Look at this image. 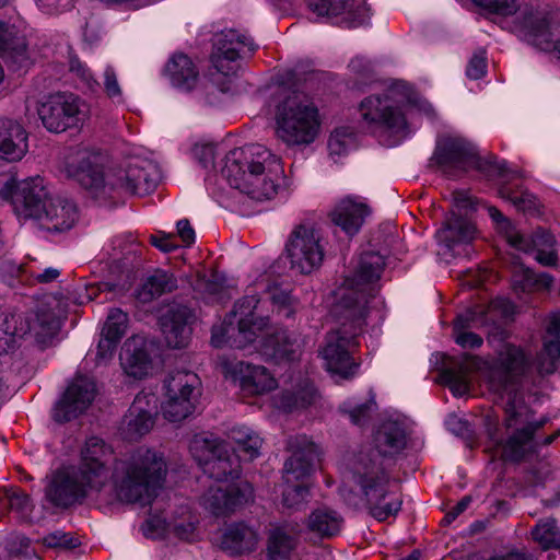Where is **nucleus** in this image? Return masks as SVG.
Returning <instances> with one entry per match:
<instances>
[{
    "label": "nucleus",
    "mask_w": 560,
    "mask_h": 560,
    "mask_svg": "<svg viewBox=\"0 0 560 560\" xmlns=\"http://www.w3.org/2000/svg\"><path fill=\"white\" fill-rule=\"evenodd\" d=\"M385 267L384 257L375 252L363 253L351 277H347L340 291L334 314L339 327L327 332L320 355L326 369L342 378L352 377L359 364L352 350L363 332L368 303L378 291L377 281Z\"/></svg>",
    "instance_id": "obj_1"
},
{
    "label": "nucleus",
    "mask_w": 560,
    "mask_h": 560,
    "mask_svg": "<svg viewBox=\"0 0 560 560\" xmlns=\"http://www.w3.org/2000/svg\"><path fill=\"white\" fill-rule=\"evenodd\" d=\"M112 459L110 446L102 439L92 436L81 451V463L77 469L91 490H101L112 478L122 501L150 504L166 477L164 457L155 451L140 447L128 458L117 460L110 474Z\"/></svg>",
    "instance_id": "obj_2"
},
{
    "label": "nucleus",
    "mask_w": 560,
    "mask_h": 560,
    "mask_svg": "<svg viewBox=\"0 0 560 560\" xmlns=\"http://www.w3.org/2000/svg\"><path fill=\"white\" fill-rule=\"evenodd\" d=\"M374 446L361 448L354 456L351 470L360 487L370 514L380 522L398 513L401 501L396 499L383 503L389 494V475L386 462L399 454L407 444L406 432L394 421L380 425L374 434Z\"/></svg>",
    "instance_id": "obj_3"
},
{
    "label": "nucleus",
    "mask_w": 560,
    "mask_h": 560,
    "mask_svg": "<svg viewBox=\"0 0 560 560\" xmlns=\"http://www.w3.org/2000/svg\"><path fill=\"white\" fill-rule=\"evenodd\" d=\"M101 160L97 154L84 155L72 171L80 185L97 198L145 196L156 187V170L149 162H129L105 173Z\"/></svg>",
    "instance_id": "obj_4"
},
{
    "label": "nucleus",
    "mask_w": 560,
    "mask_h": 560,
    "mask_svg": "<svg viewBox=\"0 0 560 560\" xmlns=\"http://www.w3.org/2000/svg\"><path fill=\"white\" fill-rule=\"evenodd\" d=\"M222 173L231 187L259 201L272 199L284 178L280 159L261 144L230 151Z\"/></svg>",
    "instance_id": "obj_5"
},
{
    "label": "nucleus",
    "mask_w": 560,
    "mask_h": 560,
    "mask_svg": "<svg viewBox=\"0 0 560 560\" xmlns=\"http://www.w3.org/2000/svg\"><path fill=\"white\" fill-rule=\"evenodd\" d=\"M504 410L506 439L493 438L494 443L502 447L504 460L518 463L537 452L539 446L550 445L560 435L557 431L541 441L536 439V432L544 427L545 420H536L533 410L523 401L509 400Z\"/></svg>",
    "instance_id": "obj_6"
},
{
    "label": "nucleus",
    "mask_w": 560,
    "mask_h": 560,
    "mask_svg": "<svg viewBox=\"0 0 560 560\" xmlns=\"http://www.w3.org/2000/svg\"><path fill=\"white\" fill-rule=\"evenodd\" d=\"M432 161L448 177H457L469 170H477L487 177L510 174L505 161L494 155L480 158L476 147L459 136L440 138Z\"/></svg>",
    "instance_id": "obj_7"
},
{
    "label": "nucleus",
    "mask_w": 560,
    "mask_h": 560,
    "mask_svg": "<svg viewBox=\"0 0 560 560\" xmlns=\"http://www.w3.org/2000/svg\"><path fill=\"white\" fill-rule=\"evenodd\" d=\"M277 135L290 145L310 144L319 129L318 109L304 93L293 92L277 107Z\"/></svg>",
    "instance_id": "obj_8"
},
{
    "label": "nucleus",
    "mask_w": 560,
    "mask_h": 560,
    "mask_svg": "<svg viewBox=\"0 0 560 560\" xmlns=\"http://www.w3.org/2000/svg\"><path fill=\"white\" fill-rule=\"evenodd\" d=\"M287 447L292 455L283 465L285 488L282 502L287 508H296L308 498L307 478L314 470V462L318 453L316 445L306 435L289 438Z\"/></svg>",
    "instance_id": "obj_9"
},
{
    "label": "nucleus",
    "mask_w": 560,
    "mask_h": 560,
    "mask_svg": "<svg viewBox=\"0 0 560 560\" xmlns=\"http://www.w3.org/2000/svg\"><path fill=\"white\" fill-rule=\"evenodd\" d=\"M258 304L259 299L255 294L245 295L236 301L222 324L221 335L212 334V345L221 347L228 343L242 349L253 342L269 324L268 317L257 314Z\"/></svg>",
    "instance_id": "obj_10"
},
{
    "label": "nucleus",
    "mask_w": 560,
    "mask_h": 560,
    "mask_svg": "<svg viewBox=\"0 0 560 560\" xmlns=\"http://www.w3.org/2000/svg\"><path fill=\"white\" fill-rule=\"evenodd\" d=\"M524 381L535 383L532 357L522 347L505 343L489 368L490 386L501 392Z\"/></svg>",
    "instance_id": "obj_11"
},
{
    "label": "nucleus",
    "mask_w": 560,
    "mask_h": 560,
    "mask_svg": "<svg viewBox=\"0 0 560 560\" xmlns=\"http://www.w3.org/2000/svg\"><path fill=\"white\" fill-rule=\"evenodd\" d=\"M200 380L190 371H175L164 381L162 411L168 421L179 422L190 416L200 396Z\"/></svg>",
    "instance_id": "obj_12"
},
{
    "label": "nucleus",
    "mask_w": 560,
    "mask_h": 560,
    "mask_svg": "<svg viewBox=\"0 0 560 560\" xmlns=\"http://www.w3.org/2000/svg\"><path fill=\"white\" fill-rule=\"evenodd\" d=\"M85 113V103L78 95L66 92L48 95L37 107L43 126L56 133L79 127Z\"/></svg>",
    "instance_id": "obj_13"
},
{
    "label": "nucleus",
    "mask_w": 560,
    "mask_h": 560,
    "mask_svg": "<svg viewBox=\"0 0 560 560\" xmlns=\"http://www.w3.org/2000/svg\"><path fill=\"white\" fill-rule=\"evenodd\" d=\"M257 48L246 33L237 30H224L213 39L210 61L218 74L230 78L240 69L238 60L253 54Z\"/></svg>",
    "instance_id": "obj_14"
},
{
    "label": "nucleus",
    "mask_w": 560,
    "mask_h": 560,
    "mask_svg": "<svg viewBox=\"0 0 560 560\" xmlns=\"http://www.w3.org/2000/svg\"><path fill=\"white\" fill-rule=\"evenodd\" d=\"M285 249L292 268L305 275L317 269L325 256L320 233L310 223H301L293 229Z\"/></svg>",
    "instance_id": "obj_15"
},
{
    "label": "nucleus",
    "mask_w": 560,
    "mask_h": 560,
    "mask_svg": "<svg viewBox=\"0 0 560 560\" xmlns=\"http://www.w3.org/2000/svg\"><path fill=\"white\" fill-rule=\"evenodd\" d=\"M4 191L11 197L15 214L23 219H33L50 199L40 176L27 177L21 180L12 179L7 183Z\"/></svg>",
    "instance_id": "obj_16"
},
{
    "label": "nucleus",
    "mask_w": 560,
    "mask_h": 560,
    "mask_svg": "<svg viewBox=\"0 0 560 560\" xmlns=\"http://www.w3.org/2000/svg\"><path fill=\"white\" fill-rule=\"evenodd\" d=\"M199 443L205 450L202 468L210 478L223 481L240 476V459L230 451L226 443L218 439H202L194 442L195 445Z\"/></svg>",
    "instance_id": "obj_17"
},
{
    "label": "nucleus",
    "mask_w": 560,
    "mask_h": 560,
    "mask_svg": "<svg viewBox=\"0 0 560 560\" xmlns=\"http://www.w3.org/2000/svg\"><path fill=\"white\" fill-rule=\"evenodd\" d=\"M359 110L362 119L373 128L400 132L407 126L404 113L386 94L365 97Z\"/></svg>",
    "instance_id": "obj_18"
},
{
    "label": "nucleus",
    "mask_w": 560,
    "mask_h": 560,
    "mask_svg": "<svg viewBox=\"0 0 560 560\" xmlns=\"http://www.w3.org/2000/svg\"><path fill=\"white\" fill-rule=\"evenodd\" d=\"M96 387L93 380L77 376L68 386L62 398L56 404L52 418L56 422L65 423L83 413L94 400Z\"/></svg>",
    "instance_id": "obj_19"
},
{
    "label": "nucleus",
    "mask_w": 560,
    "mask_h": 560,
    "mask_svg": "<svg viewBox=\"0 0 560 560\" xmlns=\"http://www.w3.org/2000/svg\"><path fill=\"white\" fill-rule=\"evenodd\" d=\"M91 486L85 478L80 477L79 470L58 469L46 488V499L58 508H68L86 497Z\"/></svg>",
    "instance_id": "obj_20"
},
{
    "label": "nucleus",
    "mask_w": 560,
    "mask_h": 560,
    "mask_svg": "<svg viewBox=\"0 0 560 560\" xmlns=\"http://www.w3.org/2000/svg\"><path fill=\"white\" fill-rule=\"evenodd\" d=\"M224 370L238 383L244 395H262L277 387V381L262 365H254L244 361H231L224 364Z\"/></svg>",
    "instance_id": "obj_21"
},
{
    "label": "nucleus",
    "mask_w": 560,
    "mask_h": 560,
    "mask_svg": "<svg viewBox=\"0 0 560 560\" xmlns=\"http://www.w3.org/2000/svg\"><path fill=\"white\" fill-rule=\"evenodd\" d=\"M253 495L248 483L232 485L225 488L211 486L201 497V505L214 516H228L244 505Z\"/></svg>",
    "instance_id": "obj_22"
},
{
    "label": "nucleus",
    "mask_w": 560,
    "mask_h": 560,
    "mask_svg": "<svg viewBox=\"0 0 560 560\" xmlns=\"http://www.w3.org/2000/svg\"><path fill=\"white\" fill-rule=\"evenodd\" d=\"M192 311L180 304L170 306L160 317V325L166 345L173 349L185 348L191 336Z\"/></svg>",
    "instance_id": "obj_23"
},
{
    "label": "nucleus",
    "mask_w": 560,
    "mask_h": 560,
    "mask_svg": "<svg viewBox=\"0 0 560 560\" xmlns=\"http://www.w3.org/2000/svg\"><path fill=\"white\" fill-rule=\"evenodd\" d=\"M150 399V395L143 393L135 397L120 425V434L125 440L137 441L152 429L154 406H151Z\"/></svg>",
    "instance_id": "obj_24"
},
{
    "label": "nucleus",
    "mask_w": 560,
    "mask_h": 560,
    "mask_svg": "<svg viewBox=\"0 0 560 560\" xmlns=\"http://www.w3.org/2000/svg\"><path fill=\"white\" fill-rule=\"evenodd\" d=\"M39 225L49 232H65L70 230L78 220L77 206L65 198H50L34 215Z\"/></svg>",
    "instance_id": "obj_25"
},
{
    "label": "nucleus",
    "mask_w": 560,
    "mask_h": 560,
    "mask_svg": "<svg viewBox=\"0 0 560 560\" xmlns=\"http://www.w3.org/2000/svg\"><path fill=\"white\" fill-rule=\"evenodd\" d=\"M152 348L153 345L143 337L128 338L119 354L120 365L125 373L135 378L147 376L152 368Z\"/></svg>",
    "instance_id": "obj_26"
},
{
    "label": "nucleus",
    "mask_w": 560,
    "mask_h": 560,
    "mask_svg": "<svg viewBox=\"0 0 560 560\" xmlns=\"http://www.w3.org/2000/svg\"><path fill=\"white\" fill-rule=\"evenodd\" d=\"M0 56L13 70L27 68L32 61L25 36L14 26L0 21Z\"/></svg>",
    "instance_id": "obj_27"
},
{
    "label": "nucleus",
    "mask_w": 560,
    "mask_h": 560,
    "mask_svg": "<svg viewBox=\"0 0 560 560\" xmlns=\"http://www.w3.org/2000/svg\"><path fill=\"white\" fill-rule=\"evenodd\" d=\"M312 12L318 16L343 15V22L349 27H357L369 19V9L364 3L354 0H307Z\"/></svg>",
    "instance_id": "obj_28"
},
{
    "label": "nucleus",
    "mask_w": 560,
    "mask_h": 560,
    "mask_svg": "<svg viewBox=\"0 0 560 560\" xmlns=\"http://www.w3.org/2000/svg\"><path fill=\"white\" fill-rule=\"evenodd\" d=\"M560 359V313H555L549 317L546 326V336L544 347L536 355L533 366L539 376L555 373Z\"/></svg>",
    "instance_id": "obj_29"
},
{
    "label": "nucleus",
    "mask_w": 560,
    "mask_h": 560,
    "mask_svg": "<svg viewBox=\"0 0 560 560\" xmlns=\"http://www.w3.org/2000/svg\"><path fill=\"white\" fill-rule=\"evenodd\" d=\"M27 132L16 120L0 117V158L20 161L27 152Z\"/></svg>",
    "instance_id": "obj_30"
},
{
    "label": "nucleus",
    "mask_w": 560,
    "mask_h": 560,
    "mask_svg": "<svg viewBox=\"0 0 560 560\" xmlns=\"http://www.w3.org/2000/svg\"><path fill=\"white\" fill-rule=\"evenodd\" d=\"M369 213L370 209L365 202L346 197L334 207L329 218L347 235L353 236L360 231Z\"/></svg>",
    "instance_id": "obj_31"
},
{
    "label": "nucleus",
    "mask_w": 560,
    "mask_h": 560,
    "mask_svg": "<svg viewBox=\"0 0 560 560\" xmlns=\"http://www.w3.org/2000/svg\"><path fill=\"white\" fill-rule=\"evenodd\" d=\"M265 353L277 361H295L303 350L301 335L287 329H279L266 337L264 341Z\"/></svg>",
    "instance_id": "obj_32"
},
{
    "label": "nucleus",
    "mask_w": 560,
    "mask_h": 560,
    "mask_svg": "<svg viewBox=\"0 0 560 560\" xmlns=\"http://www.w3.org/2000/svg\"><path fill=\"white\" fill-rule=\"evenodd\" d=\"M164 73L173 86L182 91H191L199 80V70L186 54L175 52L164 67Z\"/></svg>",
    "instance_id": "obj_33"
},
{
    "label": "nucleus",
    "mask_w": 560,
    "mask_h": 560,
    "mask_svg": "<svg viewBox=\"0 0 560 560\" xmlns=\"http://www.w3.org/2000/svg\"><path fill=\"white\" fill-rule=\"evenodd\" d=\"M508 172L510 174L505 176H495V178L502 180L499 187V196L509 200L518 211L528 213L537 211V198L522 185L512 184L513 179L521 178L523 176L522 172L510 170L509 167ZM491 178L494 179V177Z\"/></svg>",
    "instance_id": "obj_34"
},
{
    "label": "nucleus",
    "mask_w": 560,
    "mask_h": 560,
    "mask_svg": "<svg viewBox=\"0 0 560 560\" xmlns=\"http://www.w3.org/2000/svg\"><path fill=\"white\" fill-rule=\"evenodd\" d=\"M258 542L257 533L245 523H234L228 526L221 537V549L232 556L255 550Z\"/></svg>",
    "instance_id": "obj_35"
},
{
    "label": "nucleus",
    "mask_w": 560,
    "mask_h": 560,
    "mask_svg": "<svg viewBox=\"0 0 560 560\" xmlns=\"http://www.w3.org/2000/svg\"><path fill=\"white\" fill-rule=\"evenodd\" d=\"M476 229L467 219L458 215L450 217L443 226L436 232L438 242L448 250L462 244H469L475 237Z\"/></svg>",
    "instance_id": "obj_36"
},
{
    "label": "nucleus",
    "mask_w": 560,
    "mask_h": 560,
    "mask_svg": "<svg viewBox=\"0 0 560 560\" xmlns=\"http://www.w3.org/2000/svg\"><path fill=\"white\" fill-rule=\"evenodd\" d=\"M343 526V517L339 512L327 506L314 510L307 518V528L320 538L330 539L337 536Z\"/></svg>",
    "instance_id": "obj_37"
},
{
    "label": "nucleus",
    "mask_w": 560,
    "mask_h": 560,
    "mask_svg": "<svg viewBox=\"0 0 560 560\" xmlns=\"http://www.w3.org/2000/svg\"><path fill=\"white\" fill-rule=\"evenodd\" d=\"M30 331V323L14 311L0 310V354L14 349L15 338Z\"/></svg>",
    "instance_id": "obj_38"
},
{
    "label": "nucleus",
    "mask_w": 560,
    "mask_h": 560,
    "mask_svg": "<svg viewBox=\"0 0 560 560\" xmlns=\"http://www.w3.org/2000/svg\"><path fill=\"white\" fill-rule=\"evenodd\" d=\"M30 323V331L34 335L36 342L42 347H47L52 339L57 336L60 329V319L56 316V314L45 307H40L35 313L34 318L31 320L26 318Z\"/></svg>",
    "instance_id": "obj_39"
},
{
    "label": "nucleus",
    "mask_w": 560,
    "mask_h": 560,
    "mask_svg": "<svg viewBox=\"0 0 560 560\" xmlns=\"http://www.w3.org/2000/svg\"><path fill=\"white\" fill-rule=\"evenodd\" d=\"M522 26L532 37L534 45L544 50L552 47L553 38L549 31V23L542 14L533 11L524 12Z\"/></svg>",
    "instance_id": "obj_40"
},
{
    "label": "nucleus",
    "mask_w": 560,
    "mask_h": 560,
    "mask_svg": "<svg viewBox=\"0 0 560 560\" xmlns=\"http://www.w3.org/2000/svg\"><path fill=\"white\" fill-rule=\"evenodd\" d=\"M317 390L314 385L304 381L292 390H284L278 399L279 408L284 411H292L300 408H306L315 402Z\"/></svg>",
    "instance_id": "obj_41"
},
{
    "label": "nucleus",
    "mask_w": 560,
    "mask_h": 560,
    "mask_svg": "<svg viewBox=\"0 0 560 560\" xmlns=\"http://www.w3.org/2000/svg\"><path fill=\"white\" fill-rule=\"evenodd\" d=\"M553 278L548 273H535L529 268L517 267L513 271L512 285L515 292H533L549 290Z\"/></svg>",
    "instance_id": "obj_42"
},
{
    "label": "nucleus",
    "mask_w": 560,
    "mask_h": 560,
    "mask_svg": "<svg viewBox=\"0 0 560 560\" xmlns=\"http://www.w3.org/2000/svg\"><path fill=\"white\" fill-rule=\"evenodd\" d=\"M177 288L176 279L162 270H156L142 284L138 292V299L143 302H150L162 294L170 293Z\"/></svg>",
    "instance_id": "obj_43"
},
{
    "label": "nucleus",
    "mask_w": 560,
    "mask_h": 560,
    "mask_svg": "<svg viewBox=\"0 0 560 560\" xmlns=\"http://www.w3.org/2000/svg\"><path fill=\"white\" fill-rule=\"evenodd\" d=\"M0 508L2 511L14 512L19 517L25 518L33 511V503L22 489L3 487L0 489Z\"/></svg>",
    "instance_id": "obj_44"
},
{
    "label": "nucleus",
    "mask_w": 560,
    "mask_h": 560,
    "mask_svg": "<svg viewBox=\"0 0 560 560\" xmlns=\"http://www.w3.org/2000/svg\"><path fill=\"white\" fill-rule=\"evenodd\" d=\"M556 243L553 235L544 230H536L532 236H525L516 231V238L511 240L509 243L512 247L528 253L532 250L549 249L552 248Z\"/></svg>",
    "instance_id": "obj_45"
},
{
    "label": "nucleus",
    "mask_w": 560,
    "mask_h": 560,
    "mask_svg": "<svg viewBox=\"0 0 560 560\" xmlns=\"http://www.w3.org/2000/svg\"><path fill=\"white\" fill-rule=\"evenodd\" d=\"M295 547V538L287 527L278 526L270 530L268 537V552L272 560L287 558Z\"/></svg>",
    "instance_id": "obj_46"
},
{
    "label": "nucleus",
    "mask_w": 560,
    "mask_h": 560,
    "mask_svg": "<svg viewBox=\"0 0 560 560\" xmlns=\"http://www.w3.org/2000/svg\"><path fill=\"white\" fill-rule=\"evenodd\" d=\"M532 537L542 549H560V528L555 520L539 522L533 528Z\"/></svg>",
    "instance_id": "obj_47"
},
{
    "label": "nucleus",
    "mask_w": 560,
    "mask_h": 560,
    "mask_svg": "<svg viewBox=\"0 0 560 560\" xmlns=\"http://www.w3.org/2000/svg\"><path fill=\"white\" fill-rule=\"evenodd\" d=\"M471 319V314H463L454 320L453 334L456 343L462 348L475 349L482 345V338L479 335L466 330L470 327Z\"/></svg>",
    "instance_id": "obj_48"
},
{
    "label": "nucleus",
    "mask_w": 560,
    "mask_h": 560,
    "mask_svg": "<svg viewBox=\"0 0 560 560\" xmlns=\"http://www.w3.org/2000/svg\"><path fill=\"white\" fill-rule=\"evenodd\" d=\"M128 327V315L120 308L109 311L106 322L102 329V335L109 337L114 341H120Z\"/></svg>",
    "instance_id": "obj_49"
},
{
    "label": "nucleus",
    "mask_w": 560,
    "mask_h": 560,
    "mask_svg": "<svg viewBox=\"0 0 560 560\" xmlns=\"http://www.w3.org/2000/svg\"><path fill=\"white\" fill-rule=\"evenodd\" d=\"M349 72L353 75L355 85L366 84L375 75L374 63L364 56L353 57L348 65Z\"/></svg>",
    "instance_id": "obj_50"
},
{
    "label": "nucleus",
    "mask_w": 560,
    "mask_h": 560,
    "mask_svg": "<svg viewBox=\"0 0 560 560\" xmlns=\"http://www.w3.org/2000/svg\"><path fill=\"white\" fill-rule=\"evenodd\" d=\"M476 5L488 13L508 16L516 13L521 8V0H471Z\"/></svg>",
    "instance_id": "obj_51"
},
{
    "label": "nucleus",
    "mask_w": 560,
    "mask_h": 560,
    "mask_svg": "<svg viewBox=\"0 0 560 560\" xmlns=\"http://www.w3.org/2000/svg\"><path fill=\"white\" fill-rule=\"evenodd\" d=\"M442 377L456 395H464L467 393L469 386L467 381V370L464 365L443 370Z\"/></svg>",
    "instance_id": "obj_52"
},
{
    "label": "nucleus",
    "mask_w": 560,
    "mask_h": 560,
    "mask_svg": "<svg viewBox=\"0 0 560 560\" xmlns=\"http://www.w3.org/2000/svg\"><path fill=\"white\" fill-rule=\"evenodd\" d=\"M43 541L48 548H59L65 550L74 549L80 545L79 539L74 535L61 530L49 533L43 538Z\"/></svg>",
    "instance_id": "obj_53"
},
{
    "label": "nucleus",
    "mask_w": 560,
    "mask_h": 560,
    "mask_svg": "<svg viewBox=\"0 0 560 560\" xmlns=\"http://www.w3.org/2000/svg\"><path fill=\"white\" fill-rule=\"evenodd\" d=\"M375 406V401L373 399H370L354 407L348 408L347 405H343L341 407V411L349 416L353 424L364 425L370 420L371 413Z\"/></svg>",
    "instance_id": "obj_54"
},
{
    "label": "nucleus",
    "mask_w": 560,
    "mask_h": 560,
    "mask_svg": "<svg viewBox=\"0 0 560 560\" xmlns=\"http://www.w3.org/2000/svg\"><path fill=\"white\" fill-rule=\"evenodd\" d=\"M196 524L197 520L189 512H187V517L180 521H175L172 524V532L176 537L183 540L191 541L196 536Z\"/></svg>",
    "instance_id": "obj_55"
},
{
    "label": "nucleus",
    "mask_w": 560,
    "mask_h": 560,
    "mask_svg": "<svg viewBox=\"0 0 560 560\" xmlns=\"http://www.w3.org/2000/svg\"><path fill=\"white\" fill-rule=\"evenodd\" d=\"M195 290L208 295H218L223 290V282L215 273L199 276L195 283Z\"/></svg>",
    "instance_id": "obj_56"
},
{
    "label": "nucleus",
    "mask_w": 560,
    "mask_h": 560,
    "mask_svg": "<svg viewBox=\"0 0 560 560\" xmlns=\"http://www.w3.org/2000/svg\"><path fill=\"white\" fill-rule=\"evenodd\" d=\"M487 71V58L485 50H478L470 58L466 74L469 79L478 80L486 74Z\"/></svg>",
    "instance_id": "obj_57"
},
{
    "label": "nucleus",
    "mask_w": 560,
    "mask_h": 560,
    "mask_svg": "<svg viewBox=\"0 0 560 560\" xmlns=\"http://www.w3.org/2000/svg\"><path fill=\"white\" fill-rule=\"evenodd\" d=\"M489 215L491 219L497 222L500 231L504 234L508 243L511 242V240L516 238V229L512 224V222L503 215V213L497 209L495 207H489L488 208Z\"/></svg>",
    "instance_id": "obj_58"
},
{
    "label": "nucleus",
    "mask_w": 560,
    "mask_h": 560,
    "mask_svg": "<svg viewBox=\"0 0 560 560\" xmlns=\"http://www.w3.org/2000/svg\"><path fill=\"white\" fill-rule=\"evenodd\" d=\"M150 242L153 246L164 253L173 252L178 247L176 243V235L173 233L160 232L159 234L151 235Z\"/></svg>",
    "instance_id": "obj_59"
},
{
    "label": "nucleus",
    "mask_w": 560,
    "mask_h": 560,
    "mask_svg": "<svg viewBox=\"0 0 560 560\" xmlns=\"http://www.w3.org/2000/svg\"><path fill=\"white\" fill-rule=\"evenodd\" d=\"M271 300L278 306V313L282 316L289 318L294 314L295 308L291 304L292 299L289 293L283 291L275 292L271 295Z\"/></svg>",
    "instance_id": "obj_60"
},
{
    "label": "nucleus",
    "mask_w": 560,
    "mask_h": 560,
    "mask_svg": "<svg viewBox=\"0 0 560 560\" xmlns=\"http://www.w3.org/2000/svg\"><path fill=\"white\" fill-rule=\"evenodd\" d=\"M118 343L119 341H114L109 337L102 335L97 345V363H103L109 360L113 357Z\"/></svg>",
    "instance_id": "obj_61"
},
{
    "label": "nucleus",
    "mask_w": 560,
    "mask_h": 560,
    "mask_svg": "<svg viewBox=\"0 0 560 560\" xmlns=\"http://www.w3.org/2000/svg\"><path fill=\"white\" fill-rule=\"evenodd\" d=\"M70 71L80 77L90 89H94L98 85L97 81L93 78L91 71L78 58H72L70 60Z\"/></svg>",
    "instance_id": "obj_62"
},
{
    "label": "nucleus",
    "mask_w": 560,
    "mask_h": 560,
    "mask_svg": "<svg viewBox=\"0 0 560 560\" xmlns=\"http://www.w3.org/2000/svg\"><path fill=\"white\" fill-rule=\"evenodd\" d=\"M258 435L256 432L246 427H235L231 430L230 436L235 443L233 453H237L253 436Z\"/></svg>",
    "instance_id": "obj_63"
},
{
    "label": "nucleus",
    "mask_w": 560,
    "mask_h": 560,
    "mask_svg": "<svg viewBox=\"0 0 560 560\" xmlns=\"http://www.w3.org/2000/svg\"><path fill=\"white\" fill-rule=\"evenodd\" d=\"M262 440L259 435L253 436L236 454L238 457H244L246 460H253L260 454Z\"/></svg>",
    "instance_id": "obj_64"
}]
</instances>
